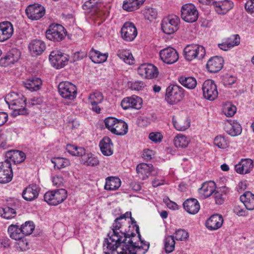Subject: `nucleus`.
Here are the masks:
<instances>
[{
	"instance_id": "nucleus-1",
	"label": "nucleus",
	"mask_w": 254,
	"mask_h": 254,
	"mask_svg": "<svg viewBox=\"0 0 254 254\" xmlns=\"http://www.w3.org/2000/svg\"><path fill=\"white\" fill-rule=\"evenodd\" d=\"M127 214V212L115 219L112 225V231L108 234L109 238L104 241L103 249L104 254L127 253V244L126 242L127 234L121 231L118 232L122 226L119 221L126 218Z\"/></svg>"
},
{
	"instance_id": "nucleus-2",
	"label": "nucleus",
	"mask_w": 254,
	"mask_h": 254,
	"mask_svg": "<svg viewBox=\"0 0 254 254\" xmlns=\"http://www.w3.org/2000/svg\"><path fill=\"white\" fill-rule=\"evenodd\" d=\"M67 151L72 156L80 157V162L86 166H95L99 163L98 158L91 153H86L84 148L72 144H67Z\"/></svg>"
},
{
	"instance_id": "nucleus-3",
	"label": "nucleus",
	"mask_w": 254,
	"mask_h": 254,
	"mask_svg": "<svg viewBox=\"0 0 254 254\" xmlns=\"http://www.w3.org/2000/svg\"><path fill=\"white\" fill-rule=\"evenodd\" d=\"M105 126L112 133L123 135L127 132V124L122 120L114 117H108L104 120Z\"/></svg>"
},
{
	"instance_id": "nucleus-4",
	"label": "nucleus",
	"mask_w": 254,
	"mask_h": 254,
	"mask_svg": "<svg viewBox=\"0 0 254 254\" xmlns=\"http://www.w3.org/2000/svg\"><path fill=\"white\" fill-rule=\"evenodd\" d=\"M67 197V191L63 189L47 192L44 200L49 204L57 205L63 202Z\"/></svg>"
},
{
	"instance_id": "nucleus-5",
	"label": "nucleus",
	"mask_w": 254,
	"mask_h": 254,
	"mask_svg": "<svg viewBox=\"0 0 254 254\" xmlns=\"http://www.w3.org/2000/svg\"><path fill=\"white\" fill-rule=\"evenodd\" d=\"M184 97L183 89L177 85H170L166 89L165 99L170 104H176Z\"/></svg>"
},
{
	"instance_id": "nucleus-6",
	"label": "nucleus",
	"mask_w": 254,
	"mask_h": 254,
	"mask_svg": "<svg viewBox=\"0 0 254 254\" xmlns=\"http://www.w3.org/2000/svg\"><path fill=\"white\" fill-rule=\"evenodd\" d=\"M184 52L185 58L188 61H191L194 59H202L205 55L204 48L196 44L187 45Z\"/></svg>"
},
{
	"instance_id": "nucleus-7",
	"label": "nucleus",
	"mask_w": 254,
	"mask_h": 254,
	"mask_svg": "<svg viewBox=\"0 0 254 254\" xmlns=\"http://www.w3.org/2000/svg\"><path fill=\"white\" fill-rule=\"evenodd\" d=\"M180 18L175 15H169L163 18L161 23V28L166 34L171 35L179 29Z\"/></svg>"
},
{
	"instance_id": "nucleus-8",
	"label": "nucleus",
	"mask_w": 254,
	"mask_h": 254,
	"mask_svg": "<svg viewBox=\"0 0 254 254\" xmlns=\"http://www.w3.org/2000/svg\"><path fill=\"white\" fill-rule=\"evenodd\" d=\"M46 35L47 38L51 41L59 42L65 36V29L62 25L53 23L49 26Z\"/></svg>"
},
{
	"instance_id": "nucleus-9",
	"label": "nucleus",
	"mask_w": 254,
	"mask_h": 254,
	"mask_svg": "<svg viewBox=\"0 0 254 254\" xmlns=\"http://www.w3.org/2000/svg\"><path fill=\"white\" fill-rule=\"evenodd\" d=\"M58 91L60 95L64 98L73 100L77 95L76 86L68 81L61 82L58 86Z\"/></svg>"
},
{
	"instance_id": "nucleus-10",
	"label": "nucleus",
	"mask_w": 254,
	"mask_h": 254,
	"mask_svg": "<svg viewBox=\"0 0 254 254\" xmlns=\"http://www.w3.org/2000/svg\"><path fill=\"white\" fill-rule=\"evenodd\" d=\"M138 74L146 79H153L157 77L159 71L157 67L153 64L144 63L137 68Z\"/></svg>"
},
{
	"instance_id": "nucleus-11",
	"label": "nucleus",
	"mask_w": 254,
	"mask_h": 254,
	"mask_svg": "<svg viewBox=\"0 0 254 254\" xmlns=\"http://www.w3.org/2000/svg\"><path fill=\"white\" fill-rule=\"evenodd\" d=\"M198 15V11L192 4H186L182 7L181 17L187 22L192 23L196 21Z\"/></svg>"
},
{
	"instance_id": "nucleus-12",
	"label": "nucleus",
	"mask_w": 254,
	"mask_h": 254,
	"mask_svg": "<svg viewBox=\"0 0 254 254\" xmlns=\"http://www.w3.org/2000/svg\"><path fill=\"white\" fill-rule=\"evenodd\" d=\"M68 56L58 50L51 52L49 56V60L52 65L57 69L63 67L67 63Z\"/></svg>"
},
{
	"instance_id": "nucleus-13",
	"label": "nucleus",
	"mask_w": 254,
	"mask_h": 254,
	"mask_svg": "<svg viewBox=\"0 0 254 254\" xmlns=\"http://www.w3.org/2000/svg\"><path fill=\"white\" fill-rule=\"evenodd\" d=\"M203 94L207 100L213 101L218 96V91L214 82L210 79L205 80L202 87Z\"/></svg>"
},
{
	"instance_id": "nucleus-14",
	"label": "nucleus",
	"mask_w": 254,
	"mask_h": 254,
	"mask_svg": "<svg viewBox=\"0 0 254 254\" xmlns=\"http://www.w3.org/2000/svg\"><path fill=\"white\" fill-rule=\"evenodd\" d=\"M26 98L22 96L19 97L16 100L9 106L13 110L12 115L16 117L18 115H26L28 114L27 109L26 108Z\"/></svg>"
},
{
	"instance_id": "nucleus-15",
	"label": "nucleus",
	"mask_w": 254,
	"mask_h": 254,
	"mask_svg": "<svg viewBox=\"0 0 254 254\" xmlns=\"http://www.w3.org/2000/svg\"><path fill=\"white\" fill-rule=\"evenodd\" d=\"M159 54L161 60L167 64H174L179 59V54L177 51L170 47L161 50Z\"/></svg>"
},
{
	"instance_id": "nucleus-16",
	"label": "nucleus",
	"mask_w": 254,
	"mask_h": 254,
	"mask_svg": "<svg viewBox=\"0 0 254 254\" xmlns=\"http://www.w3.org/2000/svg\"><path fill=\"white\" fill-rule=\"evenodd\" d=\"M25 12L28 18L33 20H37L44 15L45 10L41 5L35 3L29 5L26 8Z\"/></svg>"
},
{
	"instance_id": "nucleus-17",
	"label": "nucleus",
	"mask_w": 254,
	"mask_h": 254,
	"mask_svg": "<svg viewBox=\"0 0 254 254\" xmlns=\"http://www.w3.org/2000/svg\"><path fill=\"white\" fill-rule=\"evenodd\" d=\"M12 164L8 161L0 162V183L9 182L12 178Z\"/></svg>"
},
{
	"instance_id": "nucleus-18",
	"label": "nucleus",
	"mask_w": 254,
	"mask_h": 254,
	"mask_svg": "<svg viewBox=\"0 0 254 254\" xmlns=\"http://www.w3.org/2000/svg\"><path fill=\"white\" fill-rule=\"evenodd\" d=\"M13 33V25L10 22H0V42H3L9 39Z\"/></svg>"
},
{
	"instance_id": "nucleus-19",
	"label": "nucleus",
	"mask_w": 254,
	"mask_h": 254,
	"mask_svg": "<svg viewBox=\"0 0 254 254\" xmlns=\"http://www.w3.org/2000/svg\"><path fill=\"white\" fill-rule=\"evenodd\" d=\"M26 158L25 153L19 150H10L5 154V159L4 161H8L11 164V162L15 164L20 163L23 162Z\"/></svg>"
},
{
	"instance_id": "nucleus-20",
	"label": "nucleus",
	"mask_w": 254,
	"mask_h": 254,
	"mask_svg": "<svg viewBox=\"0 0 254 254\" xmlns=\"http://www.w3.org/2000/svg\"><path fill=\"white\" fill-rule=\"evenodd\" d=\"M224 60L219 56L211 58L206 64V67L210 72H217L220 71L223 66Z\"/></svg>"
},
{
	"instance_id": "nucleus-21",
	"label": "nucleus",
	"mask_w": 254,
	"mask_h": 254,
	"mask_svg": "<svg viewBox=\"0 0 254 254\" xmlns=\"http://www.w3.org/2000/svg\"><path fill=\"white\" fill-rule=\"evenodd\" d=\"M213 5L216 12L219 14H225L233 7V2L229 0H224L220 1H213Z\"/></svg>"
},
{
	"instance_id": "nucleus-22",
	"label": "nucleus",
	"mask_w": 254,
	"mask_h": 254,
	"mask_svg": "<svg viewBox=\"0 0 254 254\" xmlns=\"http://www.w3.org/2000/svg\"><path fill=\"white\" fill-rule=\"evenodd\" d=\"M128 253H132L131 251H134L136 249H140L142 246H139L138 245V242L140 241L141 243L143 242L141 240V235L139 233H136L131 232L130 234H128Z\"/></svg>"
},
{
	"instance_id": "nucleus-23",
	"label": "nucleus",
	"mask_w": 254,
	"mask_h": 254,
	"mask_svg": "<svg viewBox=\"0 0 254 254\" xmlns=\"http://www.w3.org/2000/svg\"><path fill=\"white\" fill-rule=\"evenodd\" d=\"M254 167L253 162L250 159H242L235 166L236 171L241 174H245L250 172Z\"/></svg>"
},
{
	"instance_id": "nucleus-24",
	"label": "nucleus",
	"mask_w": 254,
	"mask_h": 254,
	"mask_svg": "<svg viewBox=\"0 0 254 254\" xmlns=\"http://www.w3.org/2000/svg\"><path fill=\"white\" fill-rule=\"evenodd\" d=\"M216 189L215 183L213 181L204 183L198 192L202 198H206L209 197L214 192Z\"/></svg>"
},
{
	"instance_id": "nucleus-25",
	"label": "nucleus",
	"mask_w": 254,
	"mask_h": 254,
	"mask_svg": "<svg viewBox=\"0 0 254 254\" xmlns=\"http://www.w3.org/2000/svg\"><path fill=\"white\" fill-rule=\"evenodd\" d=\"M136 170L139 177L144 180L150 175L153 170V165L151 164L140 163L136 166Z\"/></svg>"
},
{
	"instance_id": "nucleus-26",
	"label": "nucleus",
	"mask_w": 254,
	"mask_h": 254,
	"mask_svg": "<svg viewBox=\"0 0 254 254\" xmlns=\"http://www.w3.org/2000/svg\"><path fill=\"white\" fill-rule=\"evenodd\" d=\"M39 189L35 185H30L22 192L23 198L27 201H32L38 197Z\"/></svg>"
},
{
	"instance_id": "nucleus-27",
	"label": "nucleus",
	"mask_w": 254,
	"mask_h": 254,
	"mask_svg": "<svg viewBox=\"0 0 254 254\" xmlns=\"http://www.w3.org/2000/svg\"><path fill=\"white\" fill-rule=\"evenodd\" d=\"M224 129L228 134L232 136H237L242 132L241 125L235 121H228L225 124Z\"/></svg>"
},
{
	"instance_id": "nucleus-28",
	"label": "nucleus",
	"mask_w": 254,
	"mask_h": 254,
	"mask_svg": "<svg viewBox=\"0 0 254 254\" xmlns=\"http://www.w3.org/2000/svg\"><path fill=\"white\" fill-rule=\"evenodd\" d=\"M223 219L222 217L218 214L212 215L207 220L206 226L210 230H215L220 228L223 224Z\"/></svg>"
},
{
	"instance_id": "nucleus-29",
	"label": "nucleus",
	"mask_w": 254,
	"mask_h": 254,
	"mask_svg": "<svg viewBox=\"0 0 254 254\" xmlns=\"http://www.w3.org/2000/svg\"><path fill=\"white\" fill-rule=\"evenodd\" d=\"M32 55L38 56L41 55L46 49L44 42L39 40L32 41L28 46Z\"/></svg>"
},
{
	"instance_id": "nucleus-30",
	"label": "nucleus",
	"mask_w": 254,
	"mask_h": 254,
	"mask_svg": "<svg viewBox=\"0 0 254 254\" xmlns=\"http://www.w3.org/2000/svg\"><path fill=\"white\" fill-rule=\"evenodd\" d=\"M100 150L105 156H110L113 153V144L109 137H104L99 143Z\"/></svg>"
},
{
	"instance_id": "nucleus-31",
	"label": "nucleus",
	"mask_w": 254,
	"mask_h": 254,
	"mask_svg": "<svg viewBox=\"0 0 254 254\" xmlns=\"http://www.w3.org/2000/svg\"><path fill=\"white\" fill-rule=\"evenodd\" d=\"M183 206L185 210L191 214H196L200 209L199 204L195 198L187 199L184 202Z\"/></svg>"
},
{
	"instance_id": "nucleus-32",
	"label": "nucleus",
	"mask_w": 254,
	"mask_h": 254,
	"mask_svg": "<svg viewBox=\"0 0 254 254\" xmlns=\"http://www.w3.org/2000/svg\"><path fill=\"white\" fill-rule=\"evenodd\" d=\"M240 199L248 210H254V194L249 191H246L240 196Z\"/></svg>"
},
{
	"instance_id": "nucleus-33",
	"label": "nucleus",
	"mask_w": 254,
	"mask_h": 254,
	"mask_svg": "<svg viewBox=\"0 0 254 254\" xmlns=\"http://www.w3.org/2000/svg\"><path fill=\"white\" fill-rule=\"evenodd\" d=\"M24 86L28 90L34 91L40 89L42 84V80L38 77H31L23 82Z\"/></svg>"
},
{
	"instance_id": "nucleus-34",
	"label": "nucleus",
	"mask_w": 254,
	"mask_h": 254,
	"mask_svg": "<svg viewBox=\"0 0 254 254\" xmlns=\"http://www.w3.org/2000/svg\"><path fill=\"white\" fill-rule=\"evenodd\" d=\"M90 59L94 63L99 64L105 62L108 58V54H102L99 51L92 49L89 52Z\"/></svg>"
},
{
	"instance_id": "nucleus-35",
	"label": "nucleus",
	"mask_w": 254,
	"mask_h": 254,
	"mask_svg": "<svg viewBox=\"0 0 254 254\" xmlns=\"http://www.w3.org/2000/svg\"><path fill=\"white\" fill-rule=\"evenodd\" d=\"M106 181L104 188L107 190H116L119 189L121 185V181L118 177H108L106 178Z\"/></svg>"
},
{
	"instance_id": "nucleus-36",
	"label": "nucleus",
	"mask_w": 254,
	"mask_h": 254,
	"mask_svg": "<svg viewBox=\"0 0 254 254\" xmlns=\"http://www.w3.org/2000/svg\"><path fill=\"white\" fill-rule=\"evenodd\" d=\"M51 162L54 164L55 169L60 170L70 165L69 160L63 157H54L51 159Z\"/></svg>"
},
{
	"instance_id": "nucleus-37",
	"label": "nucleus",
	"mask_w": 254,
	"mask_h": 254,
	"mask_svg": "<svg viewBox=\"0 0 254 254\" xmlns=\"http://www.w3.org/2000/svg\"><path fill=\"white\" fill-rule=\"evenodd\" d=\"M179 81L183 86L190 89H194L197 85L195 78L191 76H181Z\"/></svg>"
},
{
	"instance_id": "nucleus-38",
	"label": "nucleus",
	"mask_w": 254,
	"mask_h": 254,
	"mask_svg": "<svg viewBox=\"0 0 254 254\" xmlns=\"http://www.w3.org/2000/svg\"><path fill=\"white\" fill-rule=\"evenodd\" d=\"M190 142V139L182 134H178L174 139V143L176 147L186 148Z\"/></svg>"
},
{
	"instance_id": "nucleus-39",
	"label": "nucleus",
	"mask_w": 254,
	"mask_h": 254,
	"mask_svg": "<svg viewBox=\"0 0 254 254\" xmlns=\"http://www.w3.org/2000/svg\"><path fill=\"white\" fill-rule=\"evenodd\" d=\"M8 232L10 237L15 240L20 239L24 236L21 228L16 225H10L8 228Z\"/></svg>"
},
{
	"instance_id": "nucleus-40",
	"label": "nucleus",
	"mask_w": 254,
	"mask_h": 254,
	"mask_svg": "<svg viewBox=\"0 0 254 254\" xmlns=\"http://www.w3.org/2000/svg\"><path fill=\"white\" fill-rule=\"evenodd\" d=\"M172 122L175 128L179 131H184L188 128L190 126V122L186 119L176 120L173 117Z\"/></svg>"
},
{
	"instance_id": "nucleus-41",
	"label": "nucleus",
	"mask_w": 254,
	"mask_h": 254,
	"mask_svg": "<svg viewBox=\"0 0 254 254\" xmlns=\"http://www.w3.org/2000/svg\"><path fill=\"white\" fill-rule=\"evenodd\" d=\"M142 100L138 96L133 95L131 97H128V109L129 108L138 110L142 107Z\"/></svg>"
},
{
	"instance_id": "nucleus-42",
	"label": "nucleus",
	"mask_w": 254,
	"mask_h": 254,
	"mask_svg": "<svg viewBox=\"0 0 254 254\" xmlns=\"http://www.w3.org/2000/svg\"><path fill=\"white\" fill-rule=\"evenodd\" d=\"M175 241L174 236H168L164 240L165 251L166 253H170L175 249Z\"/></svg>"
},
{
	"instance_id": "nucleus-43",
	"label": "nucleus",
	"mask_w": 254,
	"mask_h": 254,
	"mask_svg": "<svg viewBox=\"0 0 254 254\" xmlns=\"http://www.w3.org/2000/svg\"><path fill=\"white\" fill-rule=\"evenodd\" d=\"M226 190L227 188L225 186L215 190L214 192L213 193L214 194L215 201L217 204H221L223 203L224 199L223 197V194H225Z\"/></svg>"
},
{
	"instance_id": "nucleus-44",
	"label": "nucleus",
	"mask_w": 254,
	"mask_h": 254,
	"mask_svg": "<svg viewBox=\"0 0 254 254\" xmlns=\"http://www.w3.org/2000/svg\"><path fill=\"white\" fill-rule=\"evenodd\" d=\"M83 9L89 10L91 12H97L98 9V0H89L86 1L82 6Z\"/></svg>"
},
{
	"instance_id": "nucleus-45",
	"label": "nucleus",
	"mask_w": 254,
	"mask_h": 254,
	"mask_svg": "<svg viewBox=\"0 0 254 254\" xmlns=\"http://www.w3.org/2000/svg\"><path fill=\"white\" fill-rule=\"evenodd\" d=\"M142 11L144 17L146 19L151 21L157 18V11L154 8L146 7Z\"/></svg>"
},
{
	"instance_id": "nucleus-46",
	"label": "nucleus",
	"mask_w": 254,
	"mask_h": 254,
	"mask_svg": "<svg viewBox=\"0 0 254 254\" xmlns=\"http://www.w3.org/2000/svg\"><path fill=\"white\" fill-rule=\"evenodd\" d=\"M1 216L6 219H9L15 217L16 211L14 208L9 206H5L2 208V212H0Z\"/></svg>"
},
{
	"instance_id": "nucleus-47",
	"label": "nucleus",
	"mask_w": 254,
	"mask_h": 254,
	"mask_svg": "<svg viewBox=\"0 0 254 254\" xmlns=\"http://www.w3.org/2000/svg\"><path fill=\"white\" fill-rule=\"evenodd\" d=\"M214 143L219 148L224 149L228 146L229 140L223 136L218 135L214 138Z\"/></svg>"
},
{
	"instance_id": "nucleus-48",
	"label": "nucleus",
	"mask_w": 254,
	"mask_h": 254,
	"mask_svg": "<svg viewBox=\"0 0 254 254\" xmlns=\"http://www.w3.org/2000/svg\"><path fill=\"white\" fill-rule=\"evenodd\" d=\"M21 232L24 236L30 235L35 228L34 223L32 221H26L24 224L21 225L20 227Z\"/></svg>"
},
{
	"instance_id": "nucleus-49",
	"label": "nucleus",
	"mask_w": 254,
	"mask_h": 254,
	"mask_svg": "<svg viewBox=\"0 0 254 254\" xmlns=\"http://www.w3.org/2000/svg\"><path fill=\"white\" fill-rule=\"evenodd\" d=\"M145 0H128V12L139 8Z\"/></svg>"
},
{
	"instance_id": "nucleus-50",
	"label": "nucleus",
	"mask_w": 254,
	"mask_h": 254,
	"mask_svg": "<svg viewBox=\"0 0 254 254\" xmlns=\"http://www.w3.org/2000/svg\"><path fill=\"white\" fill-rule=\"evenodd\" d=\"M104 99V97L100 92L96 91L90 94L88 100L90 103H101Z\"/></svg>"
},
{
	"instance_id": "nucleus-51",
	"label": "nucleus",
	"mask_w": 254,
	"mask_h": 254,
	"mask_svg": "<svg viewBox=\"0 0 254 254\" xmlns=\"http://www.w3.org/2000/svg\"><path fill=\"white\" fill-rule=\"evenodd\" d=\"M137 35V30L134 24L128 22V41H132Z\"/></svg>"
},
{
	"instance_id": "nucleus-52",
	"label": "nucleus",
	"mask_w": 254,
	"mask_h": 254,
	"mask_svg": "<svg viewBox=\"0 0 254 254\" xmlns=\"http://www.w3.org/2000/svg\"><path fill=\"white\" fill-rule=\"evenodd\" d=\"M237 108L235 106L230 104H226L224 105L223 111L227 117H231L236 112Z\"/></svg>"
},
{
	"instance_id": "nucleus-53",
	"label": "nucleus",
	"mask_w": 254,
	"mask_h": 254,
	"mask_svg": "<svg viewBox=\"0 0 254 254\" xmlns=\"http://www.w3.org/2000/svg\"><path fill=\"white\" fill-rule=\"evenodd\" d=\"M145 86V84L142 81L137 80L132 82H128V87L132 90H142Z\"/></svg>"
},
{
	"instance_id": "nucleus-54",
	"label": "nucleus",
	"mask_w": 254,
	"mask_h": 254,
	"mask_svg": "<svg viewBox=\"0 0 254 254\" xmlns=\"http://www.w3.org/2000/svg\"><path fill=\"white\" fill-rule=\"evenodd\" d=\"M225 41L228 43L229 47L231 49L234 46H238L240 44V38L239 35H234L226 39Z\"/></svg>"
},
{
	"instance_id": "nucleus-55",
	"label": "nucleus",
	"mask_w": 254,
	"mask_h": 254,
	"mask_svg": "<svg viewBox=\"0 0 254 254\" xmlns=\"http://www.w3.org/2000/svg\"><path fill=\"white\" fill-rule=\"evenodd\" d=\"M175 237L178 241H185L189 237V233L184 229H180L176 231Z\"/></svg>"
},
{
	"instance_id": "nucleus-56",
	"label": "nucleus",
	"mask_w": 254,
	"mask_h": 254,
	"mask_svg": "<svg viewBox=\"0 0 254 254\" xmlns=\"http://www.w3.org/2000/svg\"><path fill=\"white\" fill-rule=\"evenodd\" d=\"M86 54L84 52H76L72 55L70 59V62L71 63L75 62L83 59L84 58L86 57Z\"/></svg>"
},
{
	"instance_id": "nucleus-57",
	"label": "nucleus",
	"mask_w": 254,
	"mask_h": 254,
	"mask_svg": "<svg viewBox=\"0 0 254 254\" xmlns=\"http://www.w3.org/2000/svg\"><path fill=\"white\" fill-rule=\"evenodd\" d=\"M13 63V56L11 55L5 56L0 59V66H6Z\"/></svg>"
},
{
	"instance_id": "nucleus-58",
	"label": "nucleus",
	"mask_w": 254,
	"mask_h": 254,
	"mask_svg": "<svg viewBox=\"0 0 254 254\" xmlns=\"http://www.w3.org/2000/svg\"><path fill=\"white\" fill-rule=\"evenodd\" d=\"M19 97L18 94L15 92H12L8 93L5 97V101L9 106L12 104L15 100H16Z\"/></svg>"
},
{
	"instance_id": "nucleus-59",
	"label": "nucleus",
	"mask_w": 254,
	"mask_h": 254,
	"mask_svg": "<svg viewBox=\"0 0 254 254\" xmlns=\"http://www.w3.org/2000/svg\"><path fill=\"white\" fill-rule=\"evenodd\" d=\"M223 81L225 86H229L236 81V78L234 76L227 74L224 77Z\"/></svg>"
},
{
	"instance_id": "nucleus-60",
	"label": "nucleus",
	"mask_w": 254,
	"mask_h": 254,
	"mask_svg": "<svg viewBox=\"0 0 254 254\" xmlns=\"http://www.w3.org/2000/svg\"><path fill=\"white\" fill-rule=\"evenodd\" d=\"M162 138V134L158 132H151L149 135V138L155 143L160 142Z\"/></svg>"
},
{
	"instance_id": "nucleus-61",
	"label": "nucleus",
	"mask_w": 254,
	"mask_h": 254,
	"mask_svg": "<svg viewBox=\"0 0 254 254\" xmlns=\"http://www.w3.org/2000/svg\"><path fill=\"white\" fill-rule=\"evenodd\" d=\"M245 7L247 11L254 16V0H248L245 3Z\"/></svg>"
},
{
	"instance_id": "nucleus-62",
	"label": "nucleus",
	"mask_w": 254,
	"mask_h": 254,
	"mask_svg": "<svg viewBox=\"0 0 254 254\" xmlns=\"http://www.w3.org/2000/svg\"><path fill=\"white\" fill-rule=\"evenodd\" d=\"M154 153L153 150L146 149L143 150L142 157L146 160H150L154 156Z\"/></svg>"
},
{
	"instance_id": "nucleus-63",
	"label": "nucleus",
	"mask_w": 254,
	"mask_h": 254,
	"mask_svg": "<svg viewBox=\"0 0 254 254\" xmlns=\"http://www.w3.org/2000/svg\"><path fill=\"white\" fill-rule=\"evenodd\" d=\"M17 241V245L19 248L22 250H25L28 245V242L24 238V236L22 237L20 239L16 240Z\"/></svg>"
},
{
	"instance_id": "nucleus-64",
	"label": "nucleus",
	"mask_w": 254,
	"mask_h": 254,
	"mask_svg": "<svg viewBox=\"0 0 254 254\" xmlns=\"http://www.w3.org/2000/svg\"><path fill=\"white\" fill-rule=\"evenodd\" d=\"M53 185L57 187L62 186L64 184V179L60 176H56L52 178Z\"/></svg>"
}]
</instances>
